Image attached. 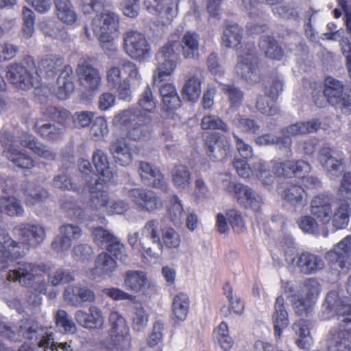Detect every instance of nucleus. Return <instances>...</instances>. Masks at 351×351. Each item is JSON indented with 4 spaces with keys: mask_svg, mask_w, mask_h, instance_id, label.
<instances>
[{
    "mask_svg": "<svg viewBox=\"0 0 351 351\" xmlns=\"http://www.w3.org/2000/svg\"><path fill=\"white\" fill-rule=\"evenodd\" d=\"M43 114L54 119L61 126L66 128L68 121L72 118L71 112L63 108L55 106H47L43 110Z\"/></svg>",
    "mask_w": 351,
    "mask_h": 351,
    "instance_id": "obj_55",
    "label": "nucleus"
},
{
    "mask_svg": "<svg viewBox=\"0 0 351 351\" xmlns=\"http://www.w3.org/2000/svg\"><path fill=\"white\" fill-rule=\"evenodd\" d=\"M311 213L323 224H327L331 220L332 208L331 198L324 194L315 196L311 202Z\"/></svg>",
    "mask_w": 351,
    "mask_h": 351,
    "instance_id": "obj_26",
    "label": "nucleus"
},
{
    "mask_svg": "<svg viewBox=\"0 0 351 351\" xmlns=\"http://www.w3.org/2000/svg\"><path fill=\"white\" fill-rule=\"evenodd\" d=\"M149 285L146 274L139 270H129L124 275V285L134 293H145Z\"/></svg>",
    "mask_w": 351,
    "mask_h": 351,
    "instance_id": "obj_32",
    "label": "nucleus"
},
{
    "mask_svg": "<svg viewBox=\"0 0 351 351\" xmlns=\"http://www.w3.org/2000/svg\"><path fill=\"white\" fill-rule=\"evenodd\" d=\"M14 234L25 244L36 247L46 237L45 228L39 223H21L14 228Z\"/></svg>",
    "mask_w": 351,
    "mask_h": 351,
    "instance_id": "obj_20",
    "label": "nucleus"
},
{
    "mask_svg": "<svg viewBox=\"0 0 351 351\" xmlns=\"http://www.w3.org/2000/svg\"><path fill=\"white\" fill-rule=\"evenodd\" d=\"M109 130L106 120L102 117H96L93 121L90 133L95 141L104 138L108 134Z\"/></svg>",
    "mask_w": 351,
    "mask_h": 351,
    "instance_id": "obj_62",
    "label": "nucleus"
},
{
    "mask_svg": "<svg viewBox=\"0 0 351 351\" xmlns=\"http://www.w3.org/2000/svg\"><path fill=\"white\" fill-rule=\"evenodd\" d=\"M235 71L238 75L249 83L260 80L258 58L254 46H246L239 51Z\"/></svg>",
    "mask_w": 351,
    "mask_h": 351,
    "instance_id": "obj_12",
    "label": "nucleus"
},
{
    "mask_svg": "<svg viewBox=\"0 0 351 351\" xmlns=\"http://www.w3.org/2000/svg\"><path fill=\"white\" fill-rule=\"evenodd\" d=\"M221 90L228 97L231 108H238L243 102V92L234 84H221Z\"/></svg>",
    "mask_w": 351,
    "mask_h": 351,
    "instance_id": "obj_51",
    "label": "nucleus"
},
{
    "mask_svg": "<svg viewBox=\"0 0 351 351\" xmlns=\"http://www.w3.org/2000/svg\"><path fill=\"white\" fill-rule=\"evenodd\" d=\"M207 155L214 161L221 160L226 157L230 148V141L219 133H213L205 140Z\"/></svg>",
    "mask_w": 351,
    "mask_h": 351,
    "instance_id": "obj_21",
    "label": "nucleus"
},
{
    "mask_svg": "<svg viewBox=\"0 0 351 351\" xmlns=\"http://www.w3.org/2000/svg\"><path fill=\"white\" fill-rule=\"evenodd\" d=\"M126 195L136 208L142 212L155 213L163 207L162 198L155 191L146 188L129 189Z\"/></svg>",
    "mask_w": 351,
    "mask_h": 351,
    "instance_id": "obj_11",
    "label": "nucleus"
},
{
    "mask_svg": "<svg viewBox=\"0 0 351 351\" xmlns=\"http://www.w3.org/2000/svg\"><path fill=\"white\" fill-rule=\"evenodd\" d=\"M0 144L3 147H8L5 156L15 166L27 169L34 167L32 158L16 147V141H14L11 134L5 129L0 130Z\"/></svg>",
    "mask_w": 351,
    "mask_h": 351,
    "instance_id": "obj_19",
    "label": "nucleus"
},
{
    "mask_svg": "<svg viewBox=\"0 0 351 351\" xmlns=\"http://www.w3.org/2000/svg\"><path fill=\"white\" fill-rule=\"evenodd\" d=\"M324 95L328 102L343 114L351 113V94L344 92V85L340 80L327 76L324 80Z\"/></svg>",
    "mask_w": 351,
    "mask_h": 351,
    "instance_id": "obj_10",
    "label": "nucleus"
},
{
    "mask_svg": "<svg viewBox=\"0 0 351 351\" xmlns=\"http://www.w3.org/2000/svg\"><path fill=\"white\" fill-rule=\"evenodd\" d=\"M75 319L80 326L89 330H102L104 328V313L95 306H90L88 313L82 310L77 311L75 313Z\"/></svg>",
    "mask_w": 351,
    "mask_h": 351,
    "instance_id": "obj_23",
    "label": "nucleus"
},
{
    "mask_svg": "<svg viewBox=\"0 0 351 351\" xmlns=\"http://www.w3.org/2000/svg\"><path fill=\"white\" fill-rule=\"evenodd\" d=\"M95 177V182L89 184L90 205L95 210L106 208L109 199L108 194L104 190L106 181Z\"/></svg>",
    "mask_w": 351,
    "mask_h": 351,
    "instance_id": "obj_30",
    "label": "nucleus"
},
{
    "mask_svg": "<svg viewBox=\"0 0 351 351\" xmlns=\"http://www.w3.org/2000/svg\"><path fill=\"white\" fill-rule=\"evenodd\" d=\"M0 206L9 216L21 217L24 209L20 200L12 196H3L0 198Z\"/></svg>",
    "mask_w": 351,
    "mask_h": 351,
    "instance_id": "obj_50",
    "label": "nucleus"
},
{
    "mask_svg": "<svg viewBox=\"0 0 351 351\" xmlns=\"http://www.w3.org/2000/svg\"><path fill=\"white\" fill-rule=\"evenodd\" d=\"M256 108L259 112L266 116H275L279 113V109L274 99H269L264 95L258 96Z\"/></svg>",
    "mask_w": 351,
    "mask_h": 351,
    "instance_id": "obj_59",
    "label": "nucleus"
},
{
    "mask_svg": "<svg viewBox=\"0 0 351 351\" xmlns=\"http://www.w3.org/2000/svg\"><path fill=\"white\" fill-rule=\"evenodd\" d=\"M76 73L80 83L87 90H97L101 82V74L99 71L88 62L83 61L78 64Z\"/></svg>",
    "mask_w": 351,
    "mask_h": 351,
    "instance_id": "obj_22",
    "label": "nucleus"
},
{
    "mask_svg": "<svg viewBox=\"0 0 351 351\" xmlns=\"http://www.w3.org/2000/svg\"><path fill=\"white\" fill-rule=\"evenodd\" d=\"M242 39V29L236 23L228 24L223 31L221 44L226 48H237Z\"/></svg>",
    "mask_w": 351,
    "mask_h": 351,
    "instance_id": "obj_43",
    "label": "nucleus"
},
{
    "mask_svg": "<svg viewBox=\"0 0 351 351\" xmlns=\"http://www.w3.org/2000/svg\"><path fill=\"white\" fill-rule=\"evenodd\" d=\"M123 49L125 53L136 60H145L149 57L151 47L145 35L130 29L123 34Z\"/></svg>",
    "mask_w": 351,
    "mask_h": 351,
    "instance_id": "obj_13",
    "label": "nucleus"
},
{
    "mask_svg": "<svg viewBox=\"0 0 351 351\" xmlns=\"http://www.w3.org/2000/svg\"><path fill=\"white\" fill-rule=\"evenodd\" d=\"M223 293L226 296L230 305L223 306L221 308V313L225 317H228L231 314V311L234 313L241 315L244 310V304L241 299L237 295H233L232 288L229 283H226L223 286Z\"/></svg>",
    "mask_w": 351,
    "mask_h": 351,
    "instance_id": "obj_38",
    "label": "nucleus"
},
{
    "mask_svg": "<svg viewBox=\"0 0 351 351\" xmlns=\"http://www.w3.org/2000/svg\"><path fill=\"white\" fill-rule=\"evenodd\" d=\"M21 145L29 148L34 154L47 160L55 159L56 154L53 151L39 142L34 136L28 134H24L21 138Z\"/></svg>",
    "mask_w": 351,
    "mask_h": 351,
    "instance_id": "obj_35",
    "label": "nucleus"
},
{
    "mask_svg": "<svg viewBox=\"0 0 351 351\" xmlns=\"http://www.w3.org/2000/svg\"><path fill=\"white\" fill-rule=\"evenodd\" d=\"M350 252L351 236L348 235L326 254L325 258L339 272L347 273L351 267Z\"/></svg>",
    "mask_w": 351,
    "mask_h": 351,
    "instance_id": "obj_16",
    "label": "nucleus"
},
{
    "mask_svg": "<svg viewBox=\"0 0 351 351\" xmlns=\"http://www.w3.org/2000/svg\"><path fill=\"white\" fill-rule=\"evenodd\" d=\"M110 345L117 351L128 350L131 344L130 328L125 317L118 311H112L108 317Z\"/></svg>",
    "mask_w": 351,
    "mask_h": 351,
    "instance_id": "obj_9",
    "label": "nucleus"
},
{
    "mask_svg": "<svg viewBox=\"0 0 351 351\" xmlns=\"http://www.w3.org/2000/svg\"><path fill=\"white\" fill-rule=\"evenodd\" d=\"M152 117L138 108L120 111L113 118V124L128 128V138L134 141L148 138L152 131Z\"/></svg>",
    "mask_w": 351,
    "mask_h": 351,
    "instance_id": "obj_3",
    "label": "nucleus"
},
{
    "mask_svg": "<svg viewBox=\"0 0 351 351\" xmlns=\"http://www.w3.org/2000/svg\"><path fill=\"white\" fill-rule=\"evenodd\" d=\"M292 328L298 337L295 343L300 348H306L311 344V322L308 320L300 319L293 324Z\"/></svg>",
    "mask_w": 351,
    "mask_h": 351,
    "instance_id": "obj_37",
    "label": "nucleus"
},
{
    "mask_svg": "<svg viewBox=\"0 0 351 351\" xmlns=\"http://www.w3.org/2000/svg\"><path fill=\"white\" fill-rule=\"evenodd\" d=\"M337 315L339 330H331L328 340L329 351H351V304L348 298L337 290L330 291L322 305L324 319Z\"/></svg>",
    "mask_w": 351,
    "mask_h": 351,
    "instance_id": "obj_1",
    "label": "nucleus"
},
{
    "mask_svg": "<svg viewBox=\"0 0 351 351\" xmlns=\"http://www.w3.org/2000/svg\"><path fill=\"white\" fill-rule=\"evenodd\" d=\"M23 194L27 206L40 204L48 197V192L45 189L29 183L25 184Z\"/></svg>",
    "mask_w": 351,
    "mask_h": 351,
    "instance_id": "obj_44",
    "label": "nucleus"
},
{
    "mask_svg": "<svg viewBox=\"0 0 351 351\" xmlns=\"http://www.w3.org/2000/svg\"><path fill=\"white\" fill-rule=\"evenodd\" d=\"M109 150L114 162L121 166H128L133 160L132 148L125 138L120 137L112 141Z\"/></svg>",
    "mask_w": 351,
    "mask_h": 351,
    "instance_id": "obj_27",
    "label": "nucleus"
},
{
    "mask_svg": "<svg viewBox=\"0 0 351 351\" xmlns=\"http://www.w3.org/2000/svg\"><path fill=\"white\" fill-rule=\"evenodd\" d=\"M138 171L142 180L152 187L167 192L169 186L160 171L147 162H140Z\"/></svg>",
    "mask_w": 351,
    "mask_h": 351,
    "instance_id": "obj_25",
    "label": "nucleus"
},
{
    "mask_svg": "<svg viewBox=\"0 0 351 351\" xmlns=\"http://www.w3.org/2000/svg\"><path fill=\"white\" fill-rule=\"evenodd\" d=\"M350 252L351 236L348 235L326 254L325 258L339 272L347 273L351 267Z\"/></svg>",
    "mask_w": 351,
    "mask_h": 351,
    "instance_id": "obj_17",
    "label": "nucleus"
},
{
    "mask_svg": "<svg viewBox=\"0 0 351 351\" xmlns=\"http://www.w3.org/2000/svg\"><path fill=\"white\" fill-rule=\"evenodd\" d=\"M50 267L45 264H36L26 261L16 263L14 268L10 269L6 278L8 281H17L25 287H31L36 280L49 271Z\"/></svg>",
    "mask_w": 351,
    "mask_h": 351,
    "instance_id": "obj_7",
    "label": "nucleus"
},
{
    "mask_svg": "<svg viewBox=\"0 0 351 351\" xmlns=\"http://www.w3.org/2000/svg\"><path fill=\"white\" fill-rule=\"evenodd\" d=\"M93 162L98 173L103 177L100 180L110 181L113 178V173L110 169L106 154L101 149H97L93 154Z\"/></svg>",
    "mask_w": 351,
    "mask_h": 351,
    "instance_id": "obj_47",
    "label": "nucleus"
},
{
    "mask_svg": "<svg viewBox=\"0 0 351 351\" xmlns=\"http://www.w3.org/2000/svg\"><path fill=\"white\" fill-rule=\"evenodd\" d=\"M350 252L351 236L348 235L326 254L325 258L339 272L347 273L351 267Z\"/></svg>",
    "mask_w": 351,
    "mask_h": 351,
    "instance_id": "obj_15",
    "label": "nucleus"
},
{
    "mask_svg": "<svg viewBox=\"0 0 351 351\" xmlns=\"http://www.w3.org/2000/svg\"><path fill=\"white\" fill-rule=\"evenodd\" d=\"M56 327L61 332L74 333L76 331V325L72 317L64 310H58L55 316Z\"/></svg>",
    "mask_w": 351,
    "mask_h": 351,
    "instance_id": "obj_53",
    "label": "nucleus"
},
{
    "mask_svg": "<svg viewBox=\"0 0 351 351\" xmlns=\"http://www.w3.org/2000/svg\"><path fill=\"white\" fill-rule=\"evenodd\" d=\"M177 35H171L166 45L162 47L156 55L158 62V76L154 82H161L163 76L170 75L177 66L180 51V43Z\"/></svg>",
    "mask_w": 351,
    "mask_h": 351,
    "instance_id": "obj_6",
    "label": "nucleus"
},
{
    "mask_svg": "<svg viewBox=\"0 0 351 351\" xmlns=\"http://www.w3.org/2000/svg\"><path fill=\"white\" fill-rule=\"evenodd\" d=\"M7 79L17 88L26 90L31 87L39 88L40 79L38 73L31 75L22 64L14 63L6 68Z\"/></svg>",
    "mask_w": 351,
    "mask_h": 351,
    "instance_id": "obj_18",
    "label": "nucleus"
},
{
    "mask_svg": "<svg viewBox=\"0 0 351 351\" xmlns=\"http://www.w3.org/2000/svg\"><path fill=\"white\" fill-rule=\"evenodd\" d=\"M259 47L269 58L280 60L283 56L281 48L272 37L262 36L259 41Z\"/></svg>",
    "mask_w": 351,
    "mask_h": 351,
    "instance_id": "obj_52",
    "label": "nucleus"
},
{
    "mask_svg": "<svg viewBox=\"0 0 351 351\" xmlns=\"http://www.w3.org/2000/svg\"><path fill=\"white\" fill-rule=\"evenodd\" d=\"M73 280V275L64 268H58L48 275V282L53 286H57L61 283H69Z\"/></svg>",
    "mask_w": 351,
    "mask_h": 351,
    "instance_id": "obj_63",
    "label": "nucleus"
},
{
    "mask_svg": "<svg viewBox=\"0 0 351 351\" xmlns=\"http://www.w3.org/2000/svg\"><path fill=\"white\" fill-rule=\"evenodd\" d=\"M139 106L145 111L152 112L156 106V100L149 86H147L141 93L138 101Z\"/></svg>",
    "mask_w": 351,
    "mask_h": 351,
    "instance_id": "obj_64",
    "label": "nucleus"
},
{
    "mask_svg": "<svg viewBox=\"0 0 351 351\" xmlns=\"http://www.w3.org/2000/svg\"><path fill=\"white\" fill-rule=\"evenodd\" d=\"M232 123L235 127L245 133L257 134L260 131V125L255 120L239 114L234 117Z\"/></svg>",
    "mask_w": 351,
    "mask_h": 351,
    "instance_id": "obj_56",
    "label": "nucleus"
},
{
    "mask_svg": "<svg viewBox=\"0 0 351 351\" xmlns=\"http://www.w3.org/2000/svg\"><path fill=\"white\" fill-rule=\"evenodd\" d=\"M299 227L304 232L318 237L322 234L327 237L329 234L328 228H324L322 232L317 221L311 216H304L300 219Z\"/></svg>",
    "mask_w": 351,
    "mask_h": 351,
    "instance_id": "obj_49",
    "label": "nucleus"
},
{
    "mask_svg": "<svg viewBox=\"0 0 351 351\" xmlns=\"http://www.w3.org/2000/svg\"><path fill=\"white\" fill-rule=\"evenodd\" d=\"M320 126L321 123L318 119L291 124L281 130L283 136H277L274 145L278 146L279 150L282 152L286 157H291L292 156V141L290 137L315 132L320 128Z\"/></svg>",
    "mask_w": 351,
    "mask_h": 351,
    "instance_id": "obj_8",
    "label": "nucleus"
},
{
    "mask_svg": "<svg viewBox=\"0 0 351 351\" xmlns=\"http://www.w3.org/2000/svg\"><path fill=\"white\" fill-rule=\"evenodd\" d=\"M19 243L12 239L10 235L2 228H0V271L8 268L12 258L20 256L19 252Z\"/></svg>",
    "mask_w": 351,
    "mask_h": 351,
    "instance_id": "obj_24",
    "label": "nucleus"
},
{
    "mask_svg": "<svg viewBox=\"0 0 351 351\" xmlns=\"http://www.w3.org/2000/svg\"><path fill=\"white\" fill-rule=\"evenodd\" d=\"M350 215V204L346 201L343 202L331 217L332 226L337 230L346 228L349 223Z\"/></svg>",
    "mask_w": 351,
    "mask_h": 351,
    "instance_id": "obj_48",
    "label": "nucleus"
},
{
    "mask_svg": "<svg viewBox=\"0 0 351 351\" xmlns=\"http://www.w3.org/2000/svg\"><path fill=\"white\" fill-rule=\"evenodd\" d=\"M180 43V50L186 59H197L199 57V36L194 32H186Z\"/></svg>",
    "mask_w": 351,
    "mask_h": 351,
    "instance_id": "obj_34",
    "label": "nucleus"
},
{
    "mask_svg": "<svg viewBox=\"0 0 351 351\" xmlns=\"http://www.w3.org/2000/svg\"><path fill=\"white\" fill-rule=\"evenodd\" d=\"M64 66L63 58L57 55L47 56L38 64L39 71H44L49 77L54 76Z\"/></svg>",
    "mask_w": 351,
    "mask_h": 351,
    "instance_id": "obj_45",
    "label": "nucleus"
},
{
    "mask_svg": "<svg viewBox=\"0 0 351 351\" xmlns=\"http://www.w3.org/2000/svg\"><path fill=\"white\" fill-rule=\"evenodd\" d=\"M93 239L95 243L101 248H107L117 237L109 230L102 228H95L93 230Z\"/></svg>",
    "mask_w": 351,
    "mask_h": 351,
    "instance_id": "obj_60",
    "label": "nucleus"
},
{
    "mask_svg": "<svg viewBox=\"0 0 351 351\" xmlns=\"http://www.w3.org/2000/svg\"><path fill=\"white\" fill-rule=\"evenodd\" d=\"M57 96L60 99H66L74 90L73 69L66 65L57 80Z\"/></svg>",
    "mask_w": 351,
    "mask_h": 351,
    "instance_id": "obj_33",
    "label": "nucleus"
},
{
    "mask_svg": "<svg viewBox=\"0 0 351 351\" xmlns=\"http://www.w3.org/2000/svg\"><path fill=\"white\" fill-rule=\"evenodd\" d=\"M285 292L289 298L295 312L300 316L306 315L315 303V299L319 292V286L316 280L309 278L302 285L296 288L287 283Z\"/></svg>",
    "mask_w": 351,
    "mask_h": 351,
    "instance_id": "obj_5",
    "label": "nucleus"
},
{
    "mask_svg": "<svg viewBox=\"0 0 351 351\" xmlns=\"http://www.w3.org/2000/svg\"><path fill=\"white\" fill-rule=\"evenodd\" d=\"M149 315L142 304L134 302L132 311V326L134 331H143L147 326Z\"/></svg>",
    "mask_w": 351,
    "mask_h": 351,
    "instance_id": "obj_46",
    "label": "nucleus"
},
{
    "mask_svg": "<svg viewBox=\"0 0 351 351\" xmlns=\"http://www.w3.org/2000/svg\"><path fill=\"white\" fill-rule=\"evenodd\" d=\"M182 95L190 101H197L201 93V82L194 76L189 78L182 88Z\"/></svg>",
    "mask_w": 351,
    "mask_h": 351,
    "instance_id": "obj_54",
    "label": "nucleus"
},
{
    "mask_svg": "<svg viewBox=\"0 0 351 351\" xmlns=\"http://www.w3.org/2000/svg\"><path fill=\"white\" fill-rule=\"evenodd\" d=\"M161 242L162 246L164 245L167 248H178L181 242L179 233L171 227H166L161 229Z\"/></svg>",
    "mask_w": 351,
    "mask_h": 351,
    "instance_id": "obj_57",
    "label": "nucleus"
},
{
    "mask_svg": "<svg viewBox=\"0 0 351 351\" xmlns=\"http://www.w3.org/2000/svg\"><path fill=\"white\" fill-rule=\"evenodd\" d=\"M295 265L304 274H313L324 267L323 258L309 252H303L298 255Z\"/></svg>",
    "mask_w": 351,
    "mask_h": 351,
    "instance_id": "obj_28",
    "label": "nucleus"
},
{
    "mask_svg": "<svg viewBox=\"0 0 351 351\" xmlns=\"http://www.w3.org/2000/svg\"><path fill=\"white\" fill-rule=\"evenodd\" d=\"M201 127L203 130H219L228 132V125L219 117L213 114L204 116L202 119Z\"/></svg>",
    "mask_w": 351,
    "mask_h": 351,
    "instance_id": "obj_61",
    "label": "nucleus"
},
{
    "mask_svg": "<svg viewBox=\"0 0 351 351\" xmlns=\"http://www.w3.org/2000/svg\"><path fill=\"white\" fill-rule=\"evenodd\" d=\"M171 176L172 183L179 189H185L191 184V173L186 165H175L171 171Z\"/></svg>",
    "mask_w": 351,
    "mask_h": 351,
    "instance_id": "obj_40",
    "label": "nucleus"
},
{
    "mask_svg": "<svg viewBox=\"0 0 351 351\" xmlns=\"http://www.w3.org/2000/svg\"><path fill=\"white\" fill-rule=\"evenodd\" d=\"M21 16L23 22L22 27L23 36L28 39L34 33L35 14L32 10L24 6L22 9Z\"/></svg>",
    "mask_w": 351,
    "mask_h": 351,
    "instance_id": "obj_58",
    "label": "nucleus"
},
{
    "mask_svg": "<svg viewBox=\"0 0 351 351\" xmlns=\"http://www.w3.org/2000/svg\"><path fill=\"white\" fill-rule=\"evenodd\" d=\"M282 198L291 206L298 208L306 203L307 194L304 189L298 184L287 186L282 193Z\"/></svg>",
    "mask_w": 351,
    "mask_h": 351,
    "instance_id": "obj_36",
    "label": "nucleus"
},
{
    "mask_svg": "<svg viewBox=\"0 0 351 351\" xmlns=\"http://www.w3.org/2000/svg\"><path fill=\"white\" fill-rule=\"evenodd\" d=\"M148 240L152 241L154 245L158 244V242L161 241L158 219H153L147 221L141 230L139 241H142L143 245H147Z\"/></svg>",
    "mask_w": 351,
    "mask_h": 351,
    "instance_id": "obj_41",
    "label": "nucleus"
},
{
    "mask_svg": "<svg viewBox=\"0 0 351 351\" xmlns=\"http://www.w3.org/2000/svg\"><path fill=\"white\" fill-rule=\"evenodd\" d=\"M189 309V298L187 294L180 292L176 295L172 301L171 310L174 318L184 321Z\"/></svg>",
    "mask_w": 351,
    "mask_h": 351,
    "instance_id": "obj_42",
    "label": "nucleus"
},
{
    "mask_svg": "<svg viewBox=\"0 0 351 351\" xmlns=\"http://www.w3.org/2000/svg\"><path fill=\"white\" fill-rule=\"evenodd\" d=\"M117 266V262L112 256L104 252L97 257L92 274L96 276H110L115 271Z\"/></svg>",
    "mask_w": 351,
    "mask_h": 351,
    "instance_id": "obj_39",
    "label": "nucleus"
},
{
    "mask_svg": "<svg viewBox=\"0 0 351 351\" xmlns=\"http://www.w3.org/2000/svg\"><path fill=\"white\" fill-rule=\"evenodd\" d=\"M234 197L239 204L246 208H251L254 211H258L261 208L263 200L252 189L248 186L241 184Z\"/></svg>",
    "mask_w": 351,
    "mask_h": 351,
    "instance_id": "obj_29",
    "label": "nucleus"
},
{
    "mask_svg": "<svg viewBox=\"0 0 351 351\" xmlns=\"http://www.w3.org/2000/svg\"><path fill=\"white\" fill-rule=\"evenodd\" d=\"M318 160L330 178L339 177L346 169V158L341 150L324 146L318 154Z\"/></svg>",
    "mask_w": 351,
    "mask_h": 351,
    "instance_id": "obj_14",
    "label": "nucleus"
},
{
    "mask_svg": "<svg viewBox=\"0 0 351 351\" xmlns=\"http://www.w3.org/2000/svg\"><path fill=\"white\" fill-rule=\"evenodd\" d=\"M0 332L10 341L18 342L26 339L38 347L37 351H53V332L34 319H23L17 325L0 321Z\"/></svg>",
    "mask_w": 351,
    "mask_h": 351,
    "instance_id": "obj_2",
    "label": "nucleus"
},
{
    "mask_svg": "<svg viewBox=\"0 0 351 351\" xmlns=\"http://www.w3.org/2000/svg\"><path fill=\"white\" fill-rule=\"evenodd\" d=\"M119 15L111 11H104L96 15L92 21V30L100 42L104 53L108 56L114 55L117 51L111 41L119 30Z\"/></svg>",
    "mask_w": 351,
    "mask_h": 351,
    "instance_id": "obj_4",
    "label": "nucleus"
},
{
    "mask_svg": "<svg viewBox=\"0 0 351 351\" xmlns=\"http://www.w3.org/2000/svg\"><path fill=\"white\" fill-rule=\"evenodd\" d=\"M274 308L275 311L272 315L274 335L276 337L280 338L282 330L285 328L289 323L288 313L285 306V300L282 295L276 298Z\"/></svg>",
    "mask_w": 351,
    "mask_h": 351,
    "instance_id": "obj_31",
    "label": "nucleus"
}]
</instances>
